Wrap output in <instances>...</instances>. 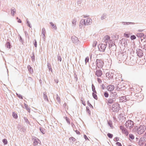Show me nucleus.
<instances>
[{
	"label": "nucleus",
	"mask_w": 146,
	"mask_h": 146,
	"mask_svg": "<svg viewBox=\"0 0 146 146\" xmlns=\"http://www.w3.org/2000/svg\"><path fill=\"white\" fill-rule=\"evenodd\" d=\"M64 117L65 119L68 123L69 125H70V123L69 119L67 117Z\"/></svg>",
	"instance_id": "obj_42"
},
{
	"label": "nucleus",
	"mask_w": 146,
	"mask_h": 146,
	"mask_svg": "<svg viewBox=\"0 0 146 146\" xmlns=\"http://www.w3.org/2000/svg\"><path fill=\"white\" fill-rule=\"evenodd\" d=\"M136 53L137 56L140 58L143 55V51L141 49H137L136 50Z\"/></svg>",
	"instance_id": "obj_6"
},
{
	"label": "nucleus",
	"mask_w": 146,
	"mask_h": 146,
	"mask_svg": "<svg viewBox=\"0 0 146 146\" xmlns=\"http://www.w3.org/2000/svg\"><path fill=\"white\" fill-rule=\"evenodd\" d=\"M115 88V87L113 85H110V86H107L106 89H107V90L110 91H112Z\"/></svg>",
	"instance_id": "obj_16"
},
{
	"label": "nucleus",
	"mask_w": 146,
	"mask_h": 146,
	"mask_svg": "<svg viewBox=\"0 0 146 146\" xmlns=\"http://www.w3.org/2000/svg\"><path fill=\"white\" fill-rule=\"evenodd\" d=\"M129 95H127L126 96H122L119 97V101L121 102H126L128 100L127 99V97Z\"/></svg>",
	"instance_id": "obj_10"
},
{
	"label": "nucleus",
	"mask_w": 146,
	"mask_h": 146,
	"mask_svg": "<svg viewBox=\"0 0 146 146\" xmlns=\"http://www.w3.org/2000/svg\"><path fill=\"white\" fill-rule=\"evenodd\" d=\"M86 111L88 113V115L89 116H90L91 115V111L90 110L89 108L87 106L86 107Z\"/></svg>",
	"instance_id": "obj_32"
},
{
	"label": "nucleus",
	"mask_w": 146,
	"mask_h": 146,
	"mask_svg": "<svg viewBox=\"0 0 146 146\" xmlns=\"http://www.w3.org/2000/svg\"><path fill=\"white\" fill-rule=\"evenodd\" d=\"M86 25V20H82L80 22V27L81 25Z\"/></svg>",
	"instance_id": "obj_25"
},
{
	"label": "nucleus",
	"mask_w": 146,
	"mask_h": 146,
	"mask_svg": "<svg viewBox=\"0 0 146 146\" xmlns=\"http://www.w3.org/2000/svg\"><path fill=\"white\" fill-rule=\"evenodd\" d=\"M125 125L127 128L129 127V128L130 129L133 126L134 123L131 120H129L126 122Z\"/></svg>",
	"instance_id": "obj_4"
},
{
	"label": "nucleus",
	"mask_w": 146,
	"mask_h": 146,
	"mask_svg": "<svg viewBox=\"0 0 146 146\" xmlns=\"http://www.w3.org/2000/svg\"><path fill=\"white\" fill-rule=\"evenodd\" d=\"M27 83L29 85H32L34 84V83L32 78L30 77H29L26 80Z\"/></svg>",
	"instance_id": "obj_7"
},
{
	"label": "nucleus",
	"mask_w": 146,
	"mask_h": 146,
	"mask_svg": "<svg viewBox=\"0 0 146 146\" xmlns=\"http://www.w3.org/2000/svg\"><path fill=\"white\" fill-rule=\"evenodd\" d=\"M71 39L72 42L75 44H77L78 42L79 41L78 38L75 36H72Z\"/></svg>",
	"instance_id": "obj_11"
},
{
	"label": "nucleus",
	"mask_w": 146,
	"mask_h": 146,
	"mask_svg": "<svg viewBox=\"0 0 146 146\" xmlns=\"http://www.w3.org/2000/svg\"><path fill=\"white\" fill-rule=\"evenodd\" d=\"M117 97V94L116 92H111L110 95V97L111 98H113V99L114 98V100H115L116 98Z\"/></svg>",
	"instance_id": "obj_12"
},
{
	"label": "nucleus",
	"mask_w": 146,
	"mask_h": 146,
	"mask_svg": "<svg viewBox=\"0 0 146 146\" xmlns=\"http://www.w3.org/2000/svg\"><path fill=\"white\" fill-rule=\"evenodd\" d=\"M107 135L109 138L111 139L112 138L113 136V135L112 134L110 133H108L107 134Z\"/></svg>",
	"instance_id": "obj_49"
},
{
	"label": "nucleus",
	"mask_w": 146,
	"mask_h": 146,
	"mask_svg": "<svg viewBox=\"0 0 146 146\" xmlns=\"http://www.w3.org/2000/svg\"><path fill=\"white\" fill-rule=\"evenodd\" d=\"M16 94L17 97H18L19 98L21 99H23V97L21 94H18L17 93H16Z\"/></svg>",
	"instance_id": "obj_46"
},
{
	"label": "nucleus",
	"mask_w": 146,
	"mask_h": 146,
	"mask_svg": "<svg viewBox=\"0 0 146 146\" xmlns=\"http://www.w3.org/2000/svg\"><path fill=\"white\" fill-rule=\"evenodd\" d=\"M101 88L102 90H104L105 89V88H106L105 85H104L103 84L101 86Z\"/></svg>",
	"instance_id": "obj_63"
},
{
	"label": "nucleus",
	"mask_w": 146,
	"mask_h": 146,
	"mask_svg": "<svg viewBox=\"0 0 146 146\" xmlns=\"http://www.w3.org/2000/svg\"><path fill=\"white\" fill-rule=\"evenodd\" d=\"M116 145L117 146H122L121 143H120L118 142L116 143Z\"/></svg>",
	"instance_id": "obj_61"
},
{
	"label": "nucleus",
	"mask_w": 146,
	"mask_h": 146,
	"mask_svg": "<svg viewBox=\"0 0 146 146\" xmlns=\"http://www.w3.org/2000/svg\"><path fill=\"white\" fill-rule=\"evenodd\" d=\"M96 71L95 74L98 77L101 76L102 74V72L101 70H97Z\"/></svg>",
	"instance_id": "obj_13"
},
{
	"label": "nucleus",
	"mask_w": 146,
	"mask_h": 146,
	"mask_svg": "<svg viewBox=\"0 0 146 146\" xmlns=\"http://www.w3.org/2000/svg\"><path fill=\"white\" fill-rule=\"evenodd\" d=\"M58 60L60 62L61 61L62 58L60 56H58Z\"/></svg>",
	"instance_id": "obj_62"
},
{
	"label": "nucleus",
	"mask_w": 146,
	"mask_h": 146,
	"mask_svg": "<svg viewBox=\"0 0 146 146\" xmlns=\"http://www.w3.org/2000/svg\"><path fill=\"white\" fill-rule=\"evenodd\" d=\"M82 3V0H78L77 1V3L78 5L79 6H80Z\"/></svg>",
	"instance_id": "obj_56"
},
{
	"label": "nucleus",
	"mask_w": 146,
	"mask_h": 146,
	"mask_svg": "<svg viewBox=\"0 0 146 146\" xmlns=\"http://www.w3.org/2000/svg\"><path fill=\"white\" fill-rule=\"evenodd\" d=\"M89 60V57L88 56L86 58L85 60V64H86L87 62H88Z\"/></svg>",
	"instance_id": "obj_53"
},
{
	"label": "nucleus",
	"mask_w": 146,
	"mask_h": 146,
	"mask_svg": "<svg viewBox=\"0 0 146 146\" xmlns=\"http://www.w3.org/2000/svg\"><path fill=\"white\" fill-rule=\"evenodd\" d=\"M32 140L33 141V145L35 146L37 145L38 144V142L37 140L40 141L38 138L34 136L32 137Z\"/></svg>",
	"instance_id": "obj_9"
},
{
	"label": "nucleus",
	"mask_w": 146,
	"mask_h": 146,
	"mask_svg": "<svg viewBox=\"0 0 146 146\" xmlns=\"http://www.w3.org/2000/svg\"><path fill=\"white\" fill-rule=\"evenodd\" d=\"M81 101L82 104L84 105V106H85L86 105V103H85V101H84V100L83 98H81Z\"/></svg>",
	"instance_id": "obj_51"
},
{
	"label": "nucleus",
	"mask_w": 146,
	"mask_h": 146,
	"mask_svg": "<svg viewBox=\"0 0 146 146\" xmlns=\"http://www.w3.org/2000/svg\"><path fill=\"white\" fill-rule=\"evenodd\" d=\"M2 142L4 145H7V144L8 142L7 140L6 139H4L2 140Z\"/></svg>",
	"instance_id": "obj_47"
},
{
	"label": "nucleus",
	"mask_w": 146,
	"mask_h": 146,
	"mask_svg": "<svg viewBox=\"0 0 146 146\" xmlns=\"http://www.w3.org/2000/svg\"><path fill=\"white\" fill-rule=\"evenodd\" d=\"M43 97L45 101H46L48 102V100L47 97V95H46V92H44L43 93Z\"/></svg>",
	"instance_id": "obj_20"
},
{
	"label": "nucleus",
	"mask_w": 146,
	"mask_h": 146,
	"mask_svg": "<svg viewBox=\"0 0 146 146\" xmlns=\"http://www.w3.org/2000/svg\"><path fill=\"white\" fill-rule=\"evenodd\" d=\"M27 68L28 69V71L31 74L33 73V69L32 68L30 65H29L28 66Z\"/></svg>",
	"instance_id": "obj_22"
},
{
	"label": "nucleus",
	"mask_w": 146,
	"mask_h": 146,
	"mask_svg": "<svg viewBox=\"0 0 146 146\" xmlns=\"http://www.w3.org/2000/svg\"><path fill=\"white\" fill-rule=\"evenodd\" d=\"M92 91L93 92L95 93H97V92L95 90V87L93 84H92Z\"/></svg>",
	"instance_id": "obj_44"
},
{
	"label": "nucleus",
	"mask_w": 146,
	"mask_h": 146,
	"mask_svg": "<svg viewBox=\"0 0 146 146\" xmlns=\"http://www.w3.org/2000/svg\"><path fill=\"white\" fill-rule=\"evenodd\" d=\"M107 44H104L101 43L98 45V47L99 50L101 52H104L105 51L106 48Z\"/></svg>",
	"instance_id": "obj_5"
},
{
	"label": "nucleus",
	"mask_w": 146,
	"mask_h": 146,
	"mask_svg": "<svg viewBox=\"0 0 146 146\" xmlns=\"http://www.w3.org/2000/svg\"><path fill=\"white\" fill-rule=\"evenodd\" d=\"M146 140L145 138L143 137H141L139 139L138 142V145L140 146H142L144 144Z\"/></svg>",
	"instance_id": "obj_8"
},
{
	"label": "nucleus",
	"mask_w": 146,
	"mask_h": 146,
	"mask_svg": "<svg viewBox=\"0 0 146 146\" xmlns=\"http://www.w3.org/2000/svg\"><path fill=\"white\" fill-rule=\"evenodd\" d=\"M106 13H103L101 16V20H103L104 19H105L107 17H106Z\"/></svg>",
	"instance_id": "obj_34"
},
{
	"label": "nucleus",
	"mask_w": 146,
	"mask_h": 146,
	"mask_svg": "<svg viewBox=\"0 0 146 146\" xmlns=\"http://www.w3.org/2000/svg\"><path fill=\"white\" fill-rule=\"evenodd\" d=\"M115 101V100L113 99V98H111L109 97V98L108 99V104H112Z\"/></svg>",
	"instance_id": "obj_18"
},
{
	"label": "nucleus",
	"mask_w": 146,
	"mask_h": 146,
	"mask_svg": "<svg viewBox=\"0 0 146 146\" xmlns=\"http://www.w3.org/2000/svg\"><path fill=\"white\" fill-rule=\"evenodd\" d=\"M39 130L41 133L43 134H44L45 133V129L42 127H40Z\"/></svg>",
	"instance_id": "obj_31"
},
{
	"label": "nucleus",
	"mask_w": 146,
	"mask_h": 146,
	"mask_svg": "<svg viewBox=\"0 0 146 146\" xmlns=\"http://www.w3.org/2000/svg\"><path fill=\"white\" fill-rule=\"evenodd\" d=\"M87 104L90 107V108H93V106L92 105V104H90V103L89 102V101H87Z\"/></svg>",
	"instance_id": "obj_54"
},
{
	"label": "nucleus",
	"mask_w": 146,
	"mask_h": 146,
	"mask_svg": "<svg viewBox=\"0 0 146 146\" xmlns=\"http://www.w3.org/2000/svg\"><path fill=\"white\" fill-rule=\"evenodd\" d=\"M130 38L131 40H134L136 39V36L134 35H131L130 36Z\"/></svg>",
	"instance_id": "obj_55"
},
{
	"label": "nucleus",
	"mask_w": 146,
	"mask_h": 146,
	"mask_svg": "<svg viewBox=\"0 0 146 146\" xmlns=\"http://www.w3.org/2000/svg\"><path fill=\"white\" fill-rule=\"evenodd\" d=\"M121 44L123 45L124 44V46L127 44V40L125 38L122 39L121 40Z\"/></svg>",
	"instance_id": "obj_28"
},
{
	"label": "nucleus",
	"mask_w": 146,
	"mask_h": 146,
	"mask_svg": "<svg viewBox=\"0 0 146 146\" xmlns=\"http://www.w3.org/2000/svg\"><path fill=\"white\" fill-rule=\"evenodd\" d=\"M24 105L25 109L28 111L29 112H30V108L29 107L28 105L26 104L25 103H24Z\"/></svg>",
	"instance_id": "obj_27"
},
{
	"label": "nucleus",
	"mask_w": 146,
	"mask_h": 146,
	"mask_svg": "<svg viewBox=\"0 0 146 146\" xmlns=\"http://www.w3.org/2000/svg\"><path fill=\"white\" fill-rule=\"evenodd\" d=\"M96 69H97V67L99 68H102L104 64V62L101 59H97L96 62Z\"/></svg>",
	"instance_id": "obj_2"
},
{
	"label": "nucleus",
	"mask_w": 146,
	"mask_h": 146,
	"mask_svg": "<svg viewBox=\"0 0 146 146\" xmlns=\"http://www.w3.org/2000/svg\"><path fill=\"white\" fill-rule=\"evenodd\" d=\"M34 45L35 47H36L37 46V42L36 40L35 39L34 40Z\"/></svg>",
	"instance_id": "obj_60"
},
{
	"label": "nucleus",
	"mask_w": 146,
	"mask_h": 146,
	"mask_svg": "<svg viewBox=\"0 0 146 146\" xmlns=\"http://www.w3.org/2000/svg\"><path fill=\"white\" fill-rule=\"evenodd\" d=\"M104 41H105L106 44H107V43H109L108 41H110V37L108 35H106L104 37Z\"/></svg>",
	"instance_id": "obj_15"
},
{
	"label": "nucleus",
	"mask_w": 146,
	"mask_h": 146,
	"mask_svg": "<svg viewBox=\"0 0 146 146\" xmlns=\"http://www.w3.org/2000/svg\"><path fill=\"white\" fill-rule=\"evenodd\" d=\"M96 94L97 93H95L92 92V95L93 98L95 100H97L98 99V98Z\"/></svg>",
	"instance_id": "obj_35"
},
{
	"label": "nucleus",
	"mask_w": 146,
	"mask_h": 146,
	"mask_svg": "<svg viewBox=\"0 0 146 146\" xmlns=\"http://www.w3.org/2000/svg\"><path fill=\"white\" fill-rule=\"evenodd\" d=\"M123 133L125 134L126 136L128 135L129 134V133L127 131V130L126 129V128L122 130V131Z\"/></svg>",
	"instance_id": "obj_33"
},
{
	"label": "nucleus",
	"mask_w": 146,
	"mask_h": 146,
	"mask_svg": "<svg viewBox=\"0 0 146 146\" xmlns=\"http://www.w3.org/2000/svg\"><path fill=\"white\" fill-rule=\"evenodd\" d=\"M86 25H90L92 23V19L88 18L85 19Z\"/></svg>",
	"instance_id": "obj_19"
},
{
	"label": "nucleus",
	"mask_w": 146,
	"mask_h": 146,
	"mask_svg": "<svg viewBox=\"0 0 146 146\" xmlns=\"http://www.w3.org/2000/svg\"><path fill=\"white\" fill-rule=\"evenodd\" d=\"M12 115L14 118L17 119L18 118V115L17 113L14 112H13Z\"/></svg>",
	"instance_id": "obj_41"
},
{
	"label": "nucleus",
	"mask_w": 146,
	"mask_h": 146,
	"mask_svg": "<svg viewBox=\"0 0 146 146\" xmlns=\"http://www.w3.org/2000/svg\"><path fill=\"white\" fill-rule=\"evenodd\" d=\"M42 34L43 35L44 34H45L46 33V31L45 29L44 28H42Z\"/></svg>",
	"instance_id": "obj_58"
},
{
	"label": "nucleus",
	"mask_w": 146,
	"mask_h": 146,
	"mask_svg": "<svg viewBox=\"0 0 146 146\" xmlns=\"http://www.w3.org/2000/svg\"><path fill=\"white\" fill-rule=\"evenodd\" d=\"M11 13L12 16H14L15 13H16V9L14 7H13L11 10Z\"/></svg>",
	"instance_id": "obj_23"
},
{
	"label": "nucleus",
	"mask_w": 146,
	"mask_h": 146,
	"mask_svg": "<svg viewBox=\"0 0 146 146\" xmlns=\"http://www.w3.org/2000/svg\"><path fill=\"white\" fill-rule=\"evenodd\" d=\"M146 127L144 125L135 126L133 131L137 135H141L145 131Z\"/></svg>",
	"instance_id": "obj_1"
},
{
	"label": "nucleus",
	"mask_w": 146,
	"mask_h": 146,
	"mask_svg": "<svg viewBox=\"0 0 146 146\" xmlns=\"http://www.w3.org/2000/svg\"><path fill=\"white\" fill-rule=\"evenodd\" d=\"M47 66L49 71H51L52 72V69L51 68V64H50L48 62H47Z\"/></svg>",
	"instance_id": "obj_29"
},
{
	"label": "nucleus",
	"mask_w": 146,
	"mask_h": 146,
	"mask_svg": "<svg viewBox=\"0 0 146 146\" xmlns=\"http://www.w3.org/2000/svg\"><path fill=\"white\" fill-rule=\"evenodd\" d=\"M122 24L124 25H128L130 24L134 25L135 23L133 22H122Z\"/></svg>",
	"instance_id": "obj_26"
},
{
	"label": "nucleus",
	"mask_w": 146,
	"mask_h": 146,
	"mask_svg": "<svg viewBox=\"0 0 146 146\" xmlns=\"http://www.w3.org/2000/svg\"><path fill=\"white\" fill-rule=\"evenodd\" d=\"M129 137L132 140L134 138V137L133 135L131 134H130L129 135Z\"/></svg>",
	"instance_id": "obj_50"
},
{
	"label": "nucleus",
	"mask_w": 146,
	"mask_h": 146,
	"mask_svg": "<svg viewBox=\"0 0 146 146\" xmlns=\"http://www.w3.org/2000/svg\"><path fill=\"white\" fill-rule=\"evenodd\" d=\"M57 102L58 103H60V97L58 96V94L56 95V98Z\"/></svg>",
	"instance_id": "obj_37"
},
{
	"label": "nucleus",
	"mask_w": 146,
	"mask_h": 146,
	"mask_svg": "<svg viewBox=\"0 0 146 146\" xmlns=\"http://www.w3.org/2000/svg\"><path fill=\"white\" fill-rule=\"evenodd\" d=\"M144 34L143 33H137L136 35L137 37H140L141 41L143 42V39L142 38V37L144 36Z\"/></svg>",
	"instance_id": "obj_17"
},
{
	"label": "nucleus",
	"mask_w": 146,
	"mask_h": 146,
	"mask_svg": "<svg viewBox=\"0 0 146 146\" xmlns=\"http://www.w3.org/2000/svg\"><path fill=\"white\" fill-rule=\"evenodd\" d=\"M26 23L27 25L30 28H31L32 26L30 22L29 21L28 19H27L26 20Z\"/></svg>",
	"instance_id": "obj_36"
},
{
	"label": "nucleus",
	"mask_w": 146,
	"mask_h": 146,
	"mask_svg": "<svg viewBox=\"0 0 146 146\" xmlns=\"http://www.w3.org/2000/svg\"><path fill=\"white\" fill-rule=\"evenodd\" d=\"M18 37L20 42L23 44V40L22 39V38L19 35H18Z\"/></svg>",
	"instance_id": "obj_43"
},
{
	"label": "nucleus",
	"mask_w": 146,
	"mask_h": 146,
	"mask_svg": "<svg viewBox=\"0 0 146 146\" xmlns=\"http://www.w3.org/2000/svg\"><path fill=\"white\" fill-rule=\"evenodd\" d=\"M112 108L113 111L118 112L120 108V105L117 103H114L112 105Z\"/></svg>",
	"instance_id": "obj_3"
},
{
	"label": "nucleus",
	"mask_w": 146,
	"mask_h": 146,
	"mask_svg": "<svg viewBox=\"0 0 146 146\" xmlns=\"http://www.w3.org/2000/svg\"><path fill=\"white\" fill-rule=\"evenodd\" d=\"M70 140L72 141L73 142H74L76 141V139L73 137H71L69 138Z\"/></svg>",
	"instance_id": "obj_52"
},
{
	"label": "nucleus",
	"mask_w": 146,
	"mask_h": 146,
	"mask_svg": "<svg viewBox=\"0 0 146 146\" xmlns=\"http://www.w3.org/2000/svg\"><path fill=\"white\" fill-rule=\"evenodd\" d=\"M113 74L112 72L110 73V75L108 78L109 80L113 78Z\"/></svg>",
	"instance_id": "obj_40"
},
{
	"label": "nucleus",
	"mask_w": 146,
	"mask_h": 146,
	"mask_svg": "<svg viewBox=\"0 0 146 146\" xmlns=\"http://www.w3.org/2000/svg\"><path fill=\"white\" fill-rule=\"evenodd\" d=\"M109 48L110 49V50L114 51H115L116 49V46L115 45H112V46H110V47Z\"/></svg>",
	"instance_id": "obj_21"
},
{
	"label": "nucleus",
	"mask_w": 146,
	"mask_h": 146,
	"mask_svg": "<svg viewBox=\"0 0 146 146\" xmlns=\"http://www.w3.org/2000/svg\"><path fill=\"white\" fill-rule=\"evenodd\" d=\"M31 58L33 62H34L35 60V54L33 52L31 55Z\"/></svg>",
	"instance_id": "obj_30"
},
{
	"label": "nucleus",
	"mask_w": 146,
	"mask_h": 146,
	"mask_svg": "<svg viewBox=\"0 0 146 146\" xmlns=\"http://www.w3.org/2000/svg\"><path fill=\"white\" fill-rule=\"evenodd\" d=\"M119 128L122 131V130H123L125 129V128H124V127L122 125L120 126Z\"/></svg>",
	"instance_id": "obj_64"
},
{
	"label": "nucleus",
	"mask_w": 146,
	"mask_h": 146,
	"mask_svg": "<svg viewBox=\"0 0 146 146\" xmlns=\"http://www.w3.org/2000/svg\"><path fill=\"white\" fill-rule=\"evenodd\" d=\"M104 95L105 97L108 98L109 96V94L107 91H106L104 93Z\"/></svg>",
	"instance_id": "obj_48"
},
{
	"label": "nucleus",
	"mask_w": 146,
	"mask_h": 146,
	"mask_svg": "<svg viewBox=\"0 0 146 146\" xmlns=\"http://www.w3.org/2000/svg\"><path fill=\"white\" fill-rule=\"evenodd\" d=\"M97 44V42L96 41H94L93 44V45H92L93 46V47H95L96 46Z\"/></svg>",
	"instance_id": "obj_59"
},
{
	"label": "nucleus",
	"mask_w": 146,
	"mask_h": 146,
	"mask_svg": "<svg viewBox=\"0 0 146 146\" xmlns=\"http://www.w3.org/2000/svg\"><path fill=\"white\" fill-rule=\"evenodd\" d=\"M119 137H115V138H114L113 140L115 142H116V141L117 142V141H119Z\"/></svg>",
	"instance_id": "obj_57"
},
{
	"label": "nucleus",
	"mask_w": 146,
	"mask_h": 146,
	"mask_svg": "<svg viewBox=\"0 0 146 146\" xmlns=\"http://www.w3.org/2000/svg\"><path fill=\"white\" fill-rule=\"evenodd\" d=\"M50 24L52 26V28L56 30L57 29V28L56 25H55L52 22H50Z\"/></svg>",
	"instance_id": "obj_24"
},
{
	"label": "nucleus",
	"mask_w": 146,
	"mask_h": 146,
	"mask_svg": "<svg viewBox=\"0 0 146 146\" xmlns=\"http://www.w3.org/2000/svg\"><path fill=\"white\" fill-rule=\"evenodd\" d=\"M24 119L25 122H26L27 124H28L29 125L30 124L29 122L27 117H24Z\"/></svg>",
	"instance_id": "obj_45"
},
{
	"label": "nucleus",
	"mask_w": 146,
	"mask_h": 146,
	"mask_svg": "<svg viewBox=\"0 0 146 146\" xmlns=\"http://www.w3.org/2000/svg\"><path fill=\"white\" fill-rule=\"evenodd\" d=\"M5 46L6 48L8 49H10L12 47L11 43L9 42V40L8 39H7V42L5 44Z\"/></svg>",
	"instance_id": "obj_14"
},
{
	"label": "nucleus",
	"mask_w": 146,
	"mask_h": 146,
	"mask_svg": "<svg viewBox=\"0 0 146 146\" xmlns=\"http://www.w3.org/2000/svg\"><path fill=\"white\" fill-rule=\"evenodd\" d=\"M108 124L112 128L113 127V126L112 125V122L111 120H109L108 121Z\"/></svg>",
	"instance_id": "obj_38"
},
{
	"label": "nucleus",
	"mask_w": 146,
	"mask_h": 146,
	"mask_svg": "<svg viewBox=\"0 0 146 146\" xmlns=\"http://www.w3.org/2000/svg\"><path fill=\"white\" fill-rule=\"evenodd\" d=\"M109 41L110 43H108V44H109V47H110V46H112V45H115L114 41L110 40Z\"/></svg>",
	"instance_id": "obj_39"
}]
</instances>
